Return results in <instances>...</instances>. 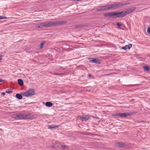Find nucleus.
Segmentation results:
<instances>
[{
  "label": "nucleus",
  "mask_w": 150,
  "mask_h": 150,
  "mask_svg": "<svg viewBox=\"0 0 150 150\" xmlns=\"http://www.w3.org/2000/svg\"><path fill=\"white\" fill-rule=\"evenodd\" d=\"M22 96H23L21 95V94H16V97L17 98L20 100L22 99Z\"/></svg>",
  "instance_id": "15"
},
{
  "label": "nucleus",
  "mask_w": 150,
  "mask_h": 150,
  "mask_svg": "<svg viewBox=\"0 0 150 150\" xmlns=\"http://www.w3.org/2000/svg\"><path fill=\"white\" fill-rule=\"evenodd\" d=\"M132 46V45L131 44H128L127 45H126L125 46L123 47L122 48V49L125 50L127 49H129Z\"/></svg>",
  "instance_id": "10"
},
{
  "label": "nucleus",
  "mask_w": 150,
  "mask_h": 150,
  "mask_svg": "<svg viewBox=\"0 0 150 150\" xmlns=\"http://www.w3.org/2000/svg\"><path fill=\"white\" fill-rule=\"evenodd\" d=\"M103 15L105 17H113V12H110L108 13H105L103 14Z\"/></svg>",
  "instance_id": "11"
},
{
  "label": "nucleus",
  "mask_w": 150,
  "mask_h": 150,
  "mask_svg": "<svg viewBox=\"0 0 150 150\" xmlns=\"http://www.w3.org/2000/svg\"><path fill=\"white\" fill-rule=\"evenodd\" d=\"M44 44V42H42L40 44V49H42V48Z\"/></svg>",
  "instance_id": "21"
},
{
  "label": "nucleus",
  "mask_w": 150,
  "mask_h": 150,
  "mask_svg": "<svg viewBox=\"0 0 150 150\" xmlns=\"http://www.w3.org/2000/svg\"><path fill=\"white\" fill-rule=\"evenodd\" d=\"M132 115V114L131 113H119L118 115L119 117H125Z\"/></svg>",
  "instance_id": "7"
},
{
  "label": "nucleus",
  "mask_w": 150,
  "mask_h": 150,
  "mask_svg": "<svg viewBox=\"0 0 150 150\" xmlns=\"http://www.w3.org/2000/svg\"><path fill=\"white\" fill-rule=\"evenodd\" d=\"M23 118L25 119H29L32 120L34 119V117L33 115H23Z\"/></svg>",
  "instance_id": "9"
},
{
  "label": "nucleus",
  "mask_w": 150,
  "mask_h": 150,
  "mask_svg": "<svg viewBox=\"0 0 150 150\" xmlns=\"http://www.w3.org/2000/svg\"><path fill=\"white\" fill-rule=\"evenodd\" d=\"M2 58V55L0 54V62L1 61Z\"/></svg>",
  "instance_id": "28"
},
{
  "label": "nucleus",
  "mask_w": 150,
  "mask_h": 150,
  "mask_svg": "<svg viewBox=\"0 0 150 150\" xmlns=\"http://www.w3.org/2000/svg\"><path fill=\"white\" fill-rule=\"evenodd\" d=\"M78 117L79 118L80 120L82 121H84L88 120L89 118V116L88 115H83L82 117L79 116Z\"/></svg>",
  "instance_id": "8"
},
{
  "label": "nucleus",
  "mask_w": 150,
  "mask_h": 150,
  "mask_svg": "<svg viewBox=\"0 0 150 150\" xmlns=\"http://www.w3.org/2000/svg\"><path fill=\"white\" fill-rule=\"evenodd\" d=\"M57 126H54L53 127H51L50 126H49L48 127V129H52L53 128H55L56 127H57Z\"/></svg>",
  "instance_id": "23"
},
{
  "label": "nucleus",
  "mask_w": 150,
  "mask_h": 150,
  "mask_svg": "<svg viewBox=\"0 0 150 150\" xmlns=\"http://www.w3.org/2000/svg\"><path fill=\"white\" fill-rule=\"evenodd\" d=\"M66 23V22H47V27H49L54 26H56L58 25L62 24L64 23Z\"/></svg>",
  "instance_id": "4"
},
{
  "label": "nucleus",
  "mask_w": 150,
  "mask_h": 150,
  "mask_svg": "<svg viewBox=\"0 0 150 150\" xmlns=\"http://www.w3.org/2000/svg\"><path fill=\"white\" fill-rule=\"evenodd\" d=\"M18 82L19 84L21 86H23V82L22 80L19 79L18 80Z\"/></svg>",
  "instance_id": "14"
},
{
  "label": "nucleus",
  "mask_w": 150,
  "mask_h": 150,
  "mask_svg": "<svg viewBox=\"0 0 150 150\" xmlns=\"http://www.w3.org/2000/svg\"><path fill=\"white\" fill-rule=\"evenodd\" d=\"M147 32L149 34H150V27L148 28L147 29Z\"/></svg>",
  "instance_id": "24"
},
{
  "label": "nucleus",
  "mask_w": 150,
  "mask_h": 150,
  "mask_svg": "<svg viewBox=\"0 0 150 150\" xmlns=\"http://www.w3.org/2000/svg\"><path fill=\"white\" fill-rule=\"evenodd\" d=\"M114 145L117 147H122L124 146V145L119 143H116L114 144Z\"/></svg>",
  "instance_id": "12"
},
{
  "label": "nucleus",
  "mask_w": 150,
  "mask_h": 150,
  "mask_svg": "<svg viewBox=\"0 0 150 150\" xmlns=\"http://www.w3.org/2000/svg\"><path fill=\"white\" fill-rule=\"evenodd\" d=\"M41 23L42 28L44 27H47V22Z\"/></svg>",
  "instance_id": "19"
},
{
  "label": "nucleus",
  "mask_w": 150,
  "mask_h": 150,
  "mask_svg": "<svg viewBox=\"0 0 150 150\" xmlns=\"http://www.w3.org/2000/svg\"><path fill=\"white\" fill-rule=\"evenodd\" d=\"M12 91L11 90V89H8L6 91V93H10Z\"/></svg>",
  "instance_id": "22"
},
{
  "label": "nucleus",
  "mask_w": 150,
  "mask_h": 150,
  "mask_svg": "<svg viewBox=\"0 0 150 150\" xmlns=\"http://www.w3.org/2000/svg\"><path fill=\"white\" fill-rule=\"evenodd\" d=\"M3 80L1 79H0V82H2L3 81Z\"/></svg>",
  "instance_id": "31"
},
{
  "label": "nucleus",
  "mask_w": 150,
  "mask_h": 150,
  "mask_svg": "<svg viewBox=\"0 0 150 150\" xmlns=\"http://www.w3.org/2000/svg\"><path fill=\"white\" fill-rule=\"evenodd\" d=\"M1 95H2L3 96H4L5 95V93H4V92L2 93H1Z\"/></svg>",
  "instance_id": "29"
},
{
  "label": "nucleus",
  "mask_w": 150,
  "mask_h": 150,
  "mask_svg": "<svg viewBox=\"0 0 150 150\" xmlns=\"http://www.w3.org/2000/svg\"><path fill=\"white\" fill-rule=\"evenodd\" d=\"M55 146V145L54 144H52V147L53 148H54V146Z\"/></svg>",
  "instance_id": "30"
},
{
  "label": "nucleus",
  "mask_w": 150,
  "mask_h": 150,
  "mask_svg": "<svg viewBox=\"0 0 150 150\" xmlns=\"http://www.w3.org/2000/svg\"><path fill=\"white\" fill-rule=\"evenodd\" d=\"M36 27L38 28H42V23H40V24H38L36 26Z\"/></svg>",
  "instance_id": "18"
},
{
  "label": "nucleus",
  "mask_w": 150,
  "mask_h": 150,
  "mask_svg": "<svg viewBox=\"0 0 150 150\" xmlns=\"http://www.w3.org/2000/svg\"><path fill=\"white\" fill-rule=\"evenodd\" d=\"M35 93L34 90L33 89H30L25 92L21 93V95L23 97H28L34 95Z\"/></svg>",
  "instance_id": "2"
},
{
  "label": "nucleus",
  "mask_w": 150,
  "mask_h": 150,
  "mask_svg": "<svg viewBox=\"0 0 150 150\" xmlns=\"http://www.w3.org/2000/svg\"><path fill=\"white\" fill-rule=\"evenodd\" d=\"M107 10H108L107 5L100 7L98 8L96 10V11L97 12L105 11Z\"/></svg>",
  "instance_id": "5"
},
{
  "label": "nucleus",
  "mask_w": 150,
  "mask_h": 150,
  "mask_svg": "<svg viewBox=\"0 0 150 150\" xmlns=\"http://www.w3.org/2000/svg\"><path fill=\"white\" fill-rule=\"evenodd\" d=\"M41 19V18H39V17H36L34 18H33V20L34 21L36 22V21H38L40 20Z\"/></svg>",
  "instance_id": "16"
},
{
  "label": "nucleus",
  "mask_w": 150,
  "mask_h": 150,
  "mask_svg": "<svg viewBox=\"0 0 150 150\" xmlns=\"http://www.w3.org/2000/svg\"><path fill=\"white\" fill-rule=\"evenodd\" d=\"M7 18L6 17H4L2 16H0V19H4V18Z\"/></svg>",
  "instance_id": "25"
},
{
  "label": "nucleus",
  "mask_w": 150,
  "mask_h": 150,
  "mask_svg": "<svg viewBox=\"0 0 150 150\" xmlns=\"http://www.w3.org/2000/svg\"><path fill=\"white\" fill-rule=\"evenodd\" d=\"M88 76L89 77H90V76H91V75H90V74H89V75H88Z\"/></svg>",
  "instance_id": "32"
},
{
  "label": "nucleus",
  "mask_w": 150,
  "mask_h": 150,
  "mask_svg": "<svg viewBox=\"0 0 150 150\" xmlns=\"http://www.w3.org/2000/svg\"><path fill=\"white\" fill-rule=\"evenodd\" d=\"M144 69L145 70L148 71L149 69V67L147 66H145L144 67Z\"/></svg>",
  "instance_id": "20"
},
{
  "label": "nucleus",
  "mask_w": 150,
  "mask_h": 150,
  "mask_svg": "<svg viewBox=\"0 0 150 150\" xmlns=\"http://www.w3.org/2000/svg\"><path fill=\"white\" fill-rule=\"evenodd\" d=\"M135 9V7H133L121 11L113 12V16H115V18H122L125 16L127 15L132 13Z\"/></svg>",
  "instance_id": "1"
},
{
  "label": "nucleus",
  "mask_w": 150,
  "mask_h": 150,
  "mask_svg": "<svg viewBox=\"0 0 150 150\" xmlns=\"http://www.w3.org/2000/svg\"><path fill=\"white\" fill-rule=\"evenodd\" d=\"M89 61L90 62L95 63L99 64H100V60L98 59L91 58L89 59Z\"/></svg>",
  "instance_id": "6"
},
{
  "label": "nucleus",
  "mask_w": 150,
  "mask_h": 150,
  "mask_svg": "<svg viewBox=\"0 0 150 150\" xmlns=\"http://www.w3.org/2000/svg\"><path fill=\"white\" fill-rule=\"evenodd\" d=\"M123 5H124L123 4L120 3L107 5L108 10L111 9H116Z\"/></svg>",
  "instance_id": "3"
},
{
  "label": "nucleus",
  "mask_w": 150,
  "mask_h": 150,
  "mask_svg": "<svg viewBox=\"0 0 150 150\" xmlns=\"http://www.w3.org/2000/svg\"><path fill=\"white\" fill-rule=\"evenodd\" d=\"M117 25L119 26V27H120L121 26V25L119 23H117Z\"/></svg>",
  "instance_id": "26"
},
{
  "label": "nucleus",
  "mask_w": 150,
  "mask_h": 150,
  "mask_svg": "<svg viewBox=\"0 0 150 150\" xmlns=\"http://www.w3.org/2000/svg\"><path fill=\"white\" fill-rule=\"evenodd\" d=\"M67 147V146L65 145H62L61 146V149L63 150L66 149Z\"/></svg>",
  "instance_id": "17"
},
{
  "label": "nucleus",
  "mask_w": 150,
  "mask_h": 150,
  "mask_svg": "<svg viewBox=\"0 0 150 150\" xmlns=\"http://www.w3.org/2000/svg\"><path fill=\"white\" fill-rule=\"evenodd\" d=\"M45 105L47 107H50L52 106L53 105V104L50 102H47L45 103Z\"/></svg>",
  "instance_id": "13"
},
{
  "label": "nucleus",
  "mask_w": 150,
  "mask_h": 150,
  "mask_svg": "<svg viewBox=\"0 0 150 150\" xmlns=\"http://www.w3.org/2000/svg\"><path fill=\"white\" fill-rule=\"evenodd\" d=\"M118 114H114L112 115V116H118Z\"/></svg>",
  "instance_id": "27"
}]
</instances>
